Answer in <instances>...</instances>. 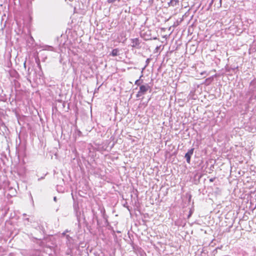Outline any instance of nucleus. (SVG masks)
I'll return each instance as SVG.
<instances>
[{
  "instance_id": "f257e3e1",
  "label": "nucleus",
  "mask_w": 256,
  "mask_h": 256,
  "mask_svg": "<svg viewBox=\"0 0 256 256\" xmlns=\"http://www.w3.org/2000/svg\"><path fill=\"white\" fill-rule=\"evenodd\" d=\"M150 90V86L148 84L140 85L139 90L136 94V97H139L146 94L147 92Z\"/></svg>"
},
{
  "instance_id": "f03ea898",
  "label": "nucleus",
  "mask_w": 256,
  "mask_h": 256,
  "mask_svg": "<svg viewBox=\"0 0 256 256\" xmlns=\"http://www.w3.org/2000/svg\"><path fill=\"white\" fill-rule=\"evenodd\" d=\"M131 46L132 48L139 49L140 48V41L138 38H132L130 40Z\"/></svg>"
},
{
  "instance_id": "7ed1b4c3",
  "label": "nucleus",
  "mask_w": 256,
  "mask_h": 256,
  "mask_svg": "<svg viewBox=\"0 0 256 256\" xmlns=\"http://www.w3.org/2000/svg\"><path fill=\"white\" fill-rule=\"evenodd\" d=\"M194 148H192L190 150H189L187 153L185 154V158L186 160V162L188 164L190 163L191 156L194 153Z\"/></svg>"
},
{
  "instance_id": "20e7f679",
  "label": "nucleus",
  "mask_w": 256,
  "mask_h": 256,
  "mask_svg": "<svg viewBox=\"0 0 256 256\" xmlns=\"http://www.w3.org/2000/svg\"><path fill=\"white\" fill-rule=\"evenodd\" d=\"M178 3V0H170V2L168 3V5L170 6H176Z\"/></svg>"
},
{
  "instance_id": "39448f33",
  "label": "nucleus",
  "mask_w": 256,
  "mask_h": 256,
  "mask_svg": "<svg viewBox=\"0 0 256 256\" xmlns=\"http://www.w3.org/2000/svg\"><path fill=\"white\" fill-rule=\"evenodd\" d=\"M119 50L118 48H114L112 50L111 52V55L113 56H116L118 54Z\"/></svg>"
},
{
  "instance_id": "423d86ee",
  "label": "nucleus",
  "mask_w": 256,
  "mask_h": 256,
  "mask_svg": "<svg viewBox=\"0 0 256 256\" xmlns=\"http://www.w3.org/2000/svg\"><path fill=\"white\" fill-rule=\"evenodd\" d=\"M142 76L140 77V78L136 80V82H135V84L136 85H138V86H140L142 85L141 84L142 82V80H140V78Z\"/></svg>"
},
{
  "instance_id": "0eeeda50",
  "label": "nucleus",
  "mask_w": 256,
  "mask_h": 256,
  "mask_svg": "<svg viewBox=\"0 0 256 256\" xmlns=\"http://www.w3.org/2000/svg\"><path fill=\"white\" fill-rule=\"evenodd\" d=\"M120 0H108L107 2L108 4L113 3L116 1L120 2Z\"/></svg>"
},
{
  "instance_id": "6e6552de",
  "label": "nucleus",
  "mask_w": 256,
  "mask_h": 256,
  "mask_svg": "<svg viewBox=\"0 0 256 256\" xmlns=\"http://www.w3.org/2000/svg\"><path fill=\"white\" fill-rule=\"evenodd\" d=\"M214 179H215V178H211L210 180V182H213L214 181Z\"/></svg>"
},
{
  "instance_id": "1a4fd4ad",
  "label": "nucleus",
  "mask_w": 256,
  "mask_h": 256,
  "mask_svg": "<svg viewBox=\"0 0 256 256\" xmlns=\"http://www.w3.org/2000/svg\"><path fill=\"white\" fill-rule=\"evenodd\" d=\"M54 200L55 202H56V197H54Z\"/></svg>"
}]
</instances>
